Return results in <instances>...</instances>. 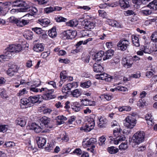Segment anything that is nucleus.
<instances>
[{"label":"nucleus","instance_id":"f257e3e1","mask_svg":"<svg viewBox=\"0 0 157 157\" xmlns=\"http://www.w3.org/2000/svg\"><path fill=\"white\" fill-rule=\"evenodd\" d=\"M49 87L48 86L46 88H42L40 89L35 87H31L30 90L35 92H37L39 90H40V92L44 91L45 94H44L42 96L43 99L45 100H50L55 98L56 96L55 95H52L54 92V90L49 89Z\"/></svg>","mask_w":157,"mask_h":157},{"label":"nucleus","instance_id":"f03ea898","mask_svg":"<svg viewBox=\"0 0 157 157\" xmlns=\"http://www.w3.org/2000/svg\"><path fill=\"white\" fill-rule=\"evenodd\" d=\"M145 133L143 131L138 132L135 133L132 137L130 144L134 147L143 142L144 140Z\"/></svg>","mask_w":157,"mask_h":157},{"label":"nucleus","instance_id":"7ed1b4c3","mask_svg":"<svg viewBox=\"0 0 157 157\" xmlns=\"http://www.w3.org/2000/svg\"><path fill=\"white\" fill-rule=\"evenodd\" d=\"M136 119L134 116L132 114H130L125 119L124 124L125 126L129 128H132L135 126Z\"/></svg>","mask_w":157,"mask_h":157},{"label":"nucleus","instance_id":"20e7f679","mask_svg":"<svg viewBox=\"0 0 157 157\" xmlns=\"http://www.w3.org/2000/svg\"><path fill=\"white\" fill-rule=\"evenodd\" d=\"M29 22V20H25L21 18L17 19L14 17H10V23L16 24L19 27H23L27 25Z\"/></svg>","mask_w":157,"mask_h":157},{"label":"nucleus","instance_id":"39448f33","mask_svg":"<svg viewBox=\"0 0 157 157\" xmlns=\"http://www.w3.org/2000/svg\"><path fill=\"white\" fill-rule=\"evenodd\" d=\"M12 5L13 6L17 7H23L21 10L22 12H25L30 8L29 5L25 1L22 0H16L13 2Z\"/></svg>","mask_w":157,"mask_h":157},{"label":"nucleus","instance_id":"423d86ee","mask_svg":"<svg viewBox=\"0 0 157 157\" xmlns=\"http://www.w3.org/2000/svg\"><path fill=\"white\" fill-rule=\"evenodd\" d=\"M129 44V42L128 40L122 39L119 42L117 45L119 49L124 51L127 49Z\"/></svg>","mask_w":157,"mask_h":157},{"label":"nucleus","instance_id":"0eeeda50","mask_svg":"<svg viewBox=\"0 0 157 157\" xmlns=\"http://www.w3.org/2000/svg\"><path fill=\"white\" fill-rule=\"evenodd\" d=\"M22 47L20 44H13L10 45V52L18 53L22 50Z\"/></svg>","mask_w":157,"mask_h":157},{"label":"nucleus","instance_id":"6e6552de","mask_svg":"<svg viewBox=\"0 0 157 157\" xmlns=\"http://www.w3.org/2000/svg\"><path fill=\"white\" fill-rule=\"evenodd\" d=\"M96 77L97 79L105 80L106 81H110L111 79V78L109 77V75L105 73L97 74L96 75Z\"/></svg>","mask_w":157,"mask_h":157},{"label":"nucleus","instance_id":"1a4fd4ad","mask_svg":"<svg viewBox=\"0 0 157 157\" xmlns=\"http://www.w3.org/2000/svg\"><path fill=\"white\" fill-rule=\"evenodd\" d=\"M36 140L38 147L40 148H42L46 142V139L42 136L37 137Z\"/></svg>","mask_w":157,"mask_h":157},{"label":"nucleus","instance_id":"9d476101","mask_svg":"<svg viewBox=\"0 0 157 157\" xmlns=\"http://www.w3.org/2000/svg\"><path fill=\"white\" fill-rule=\"evenodd\" d=\"M62 9L61 7L55 6L50 7L46 8L44 9V11L47 13H50L55 11H60Z\"/></svg>","mask_w":157,"mask_h":157},{"label":"nucleus","instance_id":"9b49d317","mask_svg":"<svg viewBox=\"0 0 157 157\" xmlns=\"http://www.w3.org/2000/svg\"><path fill=\"white\" fill-rule=\"evenodd\" d=\"M104 54V53L103 51H99L93 56V60L95 61H101Z\"/></svg>","mask_w":157,"mask_h":157},{"label":"nucleus","instance_id":"f8f14e48","mask_svg":"<svg viewBox=\"0 0 157 157\" xmlns=\"http://www.w3.org/2000/svg\"><path fill=\"white\" fill-rule=\"evenodd\" d=\"M122 63L125 67L129 68L132 66L133 62L132 60H128L126 58H124L122 60Z\"/></svg>","mask_w":157,"mask_h":157},{"label":"nucleus","instance_id":"ddd939ff","mask_svg":"<svg viewBox=\"0 0 157 157\" xmlns=\"http://www.w3.org/2000/svg\"><path fill=\"white\" fill-rule=\"evenodd\" d=\"M94 71L96 72H101L104 71L103 68L100 64L95 63L93 65Z\"/></svg>","mask_w":157,"mask_h":157},{"label":"nucleus","instance_id":"4468645a","mask_svg":"<svg viewBox=\"0 0 157 157\" xmlns=\"http://www.w3.org/2000/svg\"><path fill=\"white\" fill-rule=\"evenodd\" d=\"M43 128V126H40L35 123H32L30 126V128L33 130L37 133H38L41 132Z\"/></svg>","mask_w":157,"mask_h":157},{"label":"nucleus","instance_id":"2eb2a0df","mask_svg":"<svg viewBox=\"0 0 157 157\" xmlns=\"http://www.w3.org/2000/svg\"><path fill=\"white\" fill-rule=\"evenodd\" d=\"M15 123L21 127H24L25 126L26 121L24 117H18L15 121Z\"/></svg>","mask_w":157,"mask_h":157},{"label":"nucleus","instance_id":"dca6fc26","mask_svg":"<svg viewBox=\"0 0 157 157\" xmlns=\"http://www.w3.org/2000/svg\"><path fill=\"white\" fill-rule=\"evenodd\" d=\"M33 50L37 52H41L44 50V47L42 44H37L34 45Z\"/></svg>","mask_w":157,"mask_h":157},{"label":"nucleus","instance_id":"f3484780","mask_svg":"<svg viewBox=\"0 0 157 157\" xmlns=\"http://www.w3.org/2000/svg\"><path fill=\"white\" fill-rule=\"evenodd\" d=\"M114 53V51L111 49H109L104 54L105 56L103 58V60H105L109 59L110 57L113 55Z\"/></svg>","mask_w":157,"mask_h":157},{"label":"nucleus","instance_id":"a211bd4d","mask_svg":"<svg viewBox=\"0 0 157 157\" xmlns=\"http://www.w3.org/2000/svg\"><path fill=\"white\" fill-rule=\"evenodd\" d=\"M107 22L109 25L113 27H114L117 28L121 27V25L115 21L109 19L108 20Z\"/></svg>","mask_w":157,"mask_h":157},{"label":"nucleus","instance_id":"6ab92c4d","mask_svg":"<svg viewBox=\"0 0 157 157\" xmlns=\"http://www.w3.org/2000/svg\"><path fill=\"white\" fill-rule=\"evenodd\" d=\"M99 123L98 124V126L101 128L105 127L106 126L107 120L103 117H101L99 119Z\"/></svg>","mask_w":157,"mask_h":157},{"label":"nucleus","instance_id":"aec40b11","mask_svg":"<svg viewBox=\"0 0 157 157\" xmlns=\"http://www.w3.org/2000/svg\"><path fill=\"white\" fill-rule=\"evenodd\" d=\"M119 3L121 7L124 9L128 8L130 6L129 2L127 0H120Z\"/></svg>","mask_w":157,"mask_h":157},{"label":"nucleus","instance_id":"412c9836","mask_svg":"<svg viewBox=\"0 0 157 157\" xmlns=\"http://www.w3.org/2000/svg\"><path fill=\"white\" fill-rule=\"evenodd\" d=\"M21 105L26 106L25 107H30L32 106L29 101V99L26 98H24L21 99L20 101Z\"/></svg>","mask_w":157,"mask_h":157},{"label":"nucleus","instance_id":"4be33fe9","mask_svg":"<svg viewBox=\"0 0 157 157\" xmlns=\"http://www.w3.org/2000/svg\"><path fill=\"white\" fill-rule=\"evenodd\" d=\"M71 94L73 97L77 98L82 94L81 90L78 89H75L71 92Z\"/></svg>","mask_w":157,"mask_h":157},{"label":"nucleus","instance_id":"5701e85b","mask_svg":"<svg viewBox=\"0 0 157 157\" xmlns=\"http://www.w3.org/2000/svg\"><path fill=\"white\" fill-rule=\"evenodd\" d=\"M39 96H31L29 98V100L31 104H34L39 101Z\"/></svg>","mask_w":157,"mask_h":157},{"label":"nucleus","instance_id":"b1692460","mask_svg":"<svg viewBox=\"0 0 157 157\" xmlns=\"http://www.w3.org/2000/svg\"><path fill=\"white\" fill-rule=\"evenodd\" d=\"M50 20L48 19L39 20L38 21V22L43 27H45L47 26L50 23Z\"/></svg>","mask_w":157,"mask_h":157},{"label":"nucleus","instance_id":"393cba45","mask_svg":"<svg viewBox=\"0 0 157 157\" xmlns=\"http://www.w3.org/2000/svg\"><path fill=\"white\" fill-rule=\"evenodd\" d=\"M97 140L95 138H91L89 140L87 141L86 143V145L89 147L92 145V147L94 148L95 147L94 144H95L97 142Z\"/></svg>","mask_w":157,"mask_h":157},{"label":"nucleus","instance_id":"a878e982","mask_svg":"<svg viewBox=\"0 0 157 157\" xmlns=\"http://www.w3.org/2000/svg\"><path fill=\"white\" fill-rule=\"evenodd\" d=\"M146 120L147 121V123L148 125H152L154 123V121L151 114H147L145 116Z\"/></svg>","mask_w":157,"mask_h":157},{"label":"nucleus","instance_id":"bb28decb","mask_svg":"<svg viewBox=\"0 0 157 157\" xmlns=\"http://www.w3.org/2000/svg\"><path fill=\"white\" fill-rule=\"evenodd\" d=\"M48 34L49 36L51 38H54L56 37L57 33L56 31V28L53 27L51 29L49 30L48 32Z\"/></svg>","mask_w":157,"mask_h":157},{"label":"nucleus","instance_id":"cd10ccee","mask_svg":"<svg viewBox=\"0 0 157 157\" xmlns=\"http://www.w3.org/2000/svg\"><path fill=\"white\" fill-rule=\"evenodd\" d=\"M10 48L9 47H8L4 50V54L2 55L5 58H6L5 59L7 61H8L10 59Z\"/></svg>","mask_w":157,"mask_h":157},{"label":"nucleus","instance_id":"c85d7f7f","mask_svg":"<svg viewBox=\"0 0 157 157\" xmlns=\"http://www.w3.org/2000/svg\"><path fill=\"white\" fill-rule=\"evenodd\" d=\"M148 7L151 9L154 10H156L157 9V1L154 0L150 3L148 5Z\"/></svg>","mask_w":157,"mask_h":157},{"label":"nucleus","instance_id":"c756f323","mask_svg":"<svg viewBox=\"0 0 157 157\" xmlns=\"http://www.w3.org/2000/svg\"><path fill=\"white\" fill-rule=\"evenodd\" d=\"M18 69L19 68L17 65L14 63L10 65V70H11V72H10V76L13 75L14 73L17 72Z\"/></svg>","mask_w":157,"mask_h":157},{"label":"nucleus","instance_id":"7c9ffc66","mask_svg":"<svg viewBox=\"0 0 157 157\" xmlns=\"http://www.w3.org/2000/svg\"><path fill=\"white\" fill-rule=\"evenodd\" d=\"M67 120V118L63 115L58 116L57 117V122L59 124H61L64 123V121Z\"/></svg>","mask_w":157,"mask_h":157},{"label":"nucleus","instance_id":"2f4dec72","mask_svg":"<svg viewBox=\"0 0 157 157\" xmlns=\"http://www.w3.org/2000/svg\"><path fill=\"white\" fill-rule=\"evenodd\" d=\"M107 150L111 154H115L118 151V149L113 146L108 147Z\"/></svg>","mask_w":157,"mask_h":157},{"label":"nucleus","instance_id":"473e14b6","mask_svg":"<svg viewBox=\"0 0 157 157\" xmlns=\"http://www.w3.org/2000/svg\"><path fill=\"white\" fill-rule=\"evenodd\" d=\"M94 26L95 24L94 23L87 22L85 24L84 28L88 30V29H93Z\"/></svg>","mask_w":157,"mask_h":157},{"label":"nucleus","instance_id":"72a5a7b5","mask_svg":"<svg viewBox=\"0 0 157 157\" xmlns=\"http://www.w3.org/2000/svg\"><path fill=\"white\" fill-rule=\"evenodd\" d=\"M132 40L133 43L135 46L137 47L140 46L139 38L138 37L133 36L132 37Z\"/></svg>","mask_w":157,"mask_h":157},{"label":"nucleus","instance_id":"f704fd0d","mask_svg":"<svg viewBox=\"0 0 157 157\" xmlns=\"http://www.w3.org/2000/svg\"><path fill=\"white\" fill-rule=\"evenodd\" d=\"M40 120L42 123L45 125H48L50 121V119L45 116L43 117Z\"/></svg>","mask_w":157,"mask_h":157},{"label":"nucleus","instance_id":"c9c22d12","mask_svg":"<svg viewBox=\"0 0 157 157\" xmlns=\"http://www.w3.org/2000/svg\"><path fill=\"white\" fill-rule=\"evenodd\" d=\"M78 24V21L76 20L70 21L67 23V25L71 27H76Z\"/></svg>","mask_w":157,"mask_h":157},{"label":"nucleus","instance_id":"e433bc0d","mask_svg":"<svg viewBox=\"0 0 157 157\" xmlns=\"http://www.w3.org/2000/svg\"><path fill=\"white\" fill-rule=\"evenodd\" d=\"M106 139L104 136H102L99 138L98 144L99 145L103 146L105 144V142Z\"/></svg>","mask_w":157,"mask_h":157},{"label":"nucleus","instance_id":"4c0bfd02","mask_svg":"<svg viewBox=\"0 0 157 157\" xmlns=\"http://www.w3.org/2000/svg\"><path fill=\"white\" fill-rule=\"evenodd\" d=\"M0 3L2 4V8L4 9H6L8 10V11L10 10L9 6H10V2L9 1L6 2H0Z\"/></svg>","mask_w":157,"mask_h":157},{"label":"nucleus","instance_id":"58836bf2","mask_svg":"<svg viewBox=\"0 0 157 157\" xmlns=\"http://www.w3.org/2000/svg\"><path fill=\"white\" fill-rule=\"evenodd\" d=\"M151 0H132V2L136 4H138L139 3L141 2L143 4H146Z\"/></svg>","mask_w":157,"mask_h":157},{"label":"nucleus","instance_id":"ea45409f","mask_svg":"<svg viewBox=\"0 0 157 157\" xmlns=\"http://www.w3.org/2000/svg\"><path fill=\"white\" fill-rule=\"evenodd\" d=\"M91 85V82L90 81H87V82L81 83L80 86L83 88H88Z\"/></svg>","mask_w":157,"mask_h":157},{"label":"nucleus","instance_id":"a19ab883","mask_svg":"<svg viewBox=\"0 0 157 157\" xmlns=\"http://www.w3.org/2000/svg\"><path fill=\"white\" fill-rule=\"evenodd\" d=\"M90 31L88 30H82L80 32V36L82 37L88 36L89 35Z\"/></svg>","mask_w":157,"mask_h":157},{"label":"nucleus","instance_id":"79ce46f5","mask_svg":"<svg viewBox=\"0 0 157 157\" xmlns=\"http://www.w3.org/2000/svg\"><path fill=\"white\" fill-rule=\"evenodd\" d=\"M77 85L76 82H75L68 83L66 85V88L67 90H70L74 87L76 86Z\"/></svg>","mask_w":157,"mask_h":157},{"label":"nucleus","instance_id":"37998d69","mask_svg":"<svg viewBox=\"0 0 157 157\" xmlns=\"http://www.w3.org/2000/svg\"><path fill=\"white\" fill-rule=\"evenodd\" d=\"M112 127L114 129H120V127L118 123L116 121H113L111 123Z\"/></svg>","mask_w":157,"mask_h":157},{"label":"nucleus","instance_id":"c03bdc74","mask_svg":"<svg viewBox=\"0 0 157 157\" xmlns=\"http://www.w3.org/2000/svg\"><path fill=\"white\" fill-rule=\"evenodd\" d=\"M70 30L64 31L62 33V37L64 39H69Z\"/></svg>","mask_w":157,"mask_h":157},{"label":"nucleus","instance_id":"a18cd8bd","mask_svg":"<svg viewBox=\"0 0 157 157\" xmlns=\"http://www.w3.org/2000/svg\"><path fill=\"white\" fill-rule=\"evenodd\" d=\"M146 102L144 99H140L138 102L137 103V105L139 107H143L144 106L146 105Z\"/></svg>","mask_w":157,"mask_h":157},{"label":"nucleus","instance_id":"49530a36","mask_svg":"<svg viewBox=\"0 0 157 157\" xmlns=\"http://www.w3.org/2000/svg\"><path fill=\"white\" fill-rule=\"evenodd\" d=\"M77 35V32L75 31H71L70 30L69 34V39H72L74 38Z\"/></svg>","mask_w":157,"mask_h":157},{"label":"nucleus","instance_id":"de8ad7c7","mask_svg":"<svg viewBox=\"0 0 157 157\" xmlns=\"http://www.w3.org/2000/svg\"><path fill=\"white\" fill-rule=\"evenodd\" d=\"M86 124H88L89 127H91V128H93L94 126V120L93 118H90L88 120V122Z\"/></svg>","mask_w":157,"mask_h":157},{"label":"nucleus","instance_id":"09e8293b","mask_svg":"<svg viewBox=\"0 0 157 157\" xmlns=\"http://www.w3.org/2000/svg\"><path fill=\"white\" fill-rule=\"evenodd\" d=\"M33 33L32 32H29L27 34H25L24 36L25 38L27 40H31L33 38Z\"/></svg>","mask_w":157,"mask_h":157},{"label":"nucleus","instance_id":"8fccbe9b","mask_svg":"<svg viewBox=\"0 0 157 157\" xmlns=\"http://www.w3.org/2000/svg\"><path fill=\"white\" fill-rule=\"evenodd\" d=\"M113 134L116 138L118 137L121 135L120 129H114L113 131Z\"/></svg>","mask_w":157,"mask_h":157},{"label":"nucleus","instance_id":"3c124183","mask_svg":"<svg viewBox=\"0 0 157 157\" xmlns=\"http://www.w3.org/2000/svg\"><path fill=\"white\" fill-rule=\"evenodd\" d=\"M143 52L146 53L150 54L151 53H153V52H157V49H154L153 50L151 51L147 47H144V49L143 50Z\"/></svg>","mask_w":157,"mask_h":157},{"label":"nucleus","instance_id":"603ef678","mask_svg":"<svg viewBox=\"0 0 157 157\" xmlns=\"http://www.w3.org/2000/svg\"><path fill=\"white\" fill-rule=\"evenodd\" d=\"M152 41L156 42H157V32L153 33L151 36Z\"/></svg>","mask_w":157,"mask_h":157},{"label":"nucleus","instance_id":"864d4df0","mask_svg":"<svg viewBox=\"0 0 157 157\" xmlns=\"http://www.w3.org/2000/svg\"><path fill=\"white\" fill-rule=\"evenodd\" d=\"M6 92L4 90L0 88V95L2 98H7V95Z\"/></svg>","mask_w":157,"mask_h":157},{"label":"nucleus","instance_id":"5fc2aeb1","mask_svg":"<svg viewBox=\"0 0 157 157\" xmlns=\"http://www.w3.org/2000/svg\"><path fill=\"white\" fill-rule=\"evenodd\" d=\"M55 20L57 22H66L67 19L63 17L60 16L57 17L55 18Z\"/></svg>","mask_w":157,"mask_h":157},{"label":"nucleus","instance_id":"6e6d98bb","mask_svg":"<svg viewBox=\"0 0 157 157\" xmlns=\"http://www.w3.org/2000/svg\"><path fill=\"white\" fill-rule=\"evenodd\" d=\"M32 29L37 34H40L43 33V30L40 28H33Z\"/></svg>","mask_w":157,"mask_h":157},{"label":"nucleus","instance_id":"4d7b16f0","mask_svg":"<svg viewBox=\"0 0 157 157\" xmlns=\"http://www.w3.org/2000/svg\"><path fill=\"white\" fill-rule=\"evenodd\" d=\"M60 138L61 140L65 142H67L69 140V138L68 136L66 133H65V134H63L62 136H61L60 137L59 139Z\"/></svg>","mask_w":157,"mask_h":157},{"label":"nucleus","instance_id":"13d9d810","mask_svg":"<svg viewBox=\"0 0 157 157\" xmlns=\"http://www.w3.org/2000/svg\"><path fill=\"white\" fill-rule=\"evenodd\" d=\"M128 148V146L125 143H122L119 146V149L121 150H125Z\"/></svg>","mask_w":157,"mask_h":157},{"label":"nucleus","instance_id":"bf43d9fd","mask_svg":"<svg viewBox=\"0 0 157 157\" xmlns=\"http://www.w3.org/2000/svg\"><path fill=\"white\" fill-rule=\"evenodd\" d=\"M65 71H63L60 73V77L61 80H63V79L68 78L67 75L65 74Z\"/></svg>","mask_w":157,"mask_h":157},{"label":"nucleus","instance_id":"052dcab7","mask_svg":"<svg viewBox=\"0 0 157 157\" xmlns=\"http://www.w3.org/2000/svg\"><path fill=\"white\" fill-rule=\"evenodd\" d=\"M100 98H105L108 101L110 100L112 98V97L109 94H104L102 95L100 97Z\"/></svg>","mask_w":157,"mask_h":157},{"label":"nucleus","instance_id":"680f3d73","mask_svg":"<svg viewBox=\"0 0 157 157\" xmlns=\"http://www.w3.org/2000/svg\"><path fill=\"white\" fill-rule=\"evenodd\" d=\"M141 13L144 15H147L151 14L152 13V11L149 10H142Z\"/></svg>","mask_w":157,"mask_h":157},{"label":"nucleus","instance_id":"e2e57ef3","mask_svg":"<svg viewBox=\"0 0 157 157\" xmlns=\"http://www.w3.org/2000/svg\"><path fill=\"white\" fill-rule=\"evenodd\" d=\"M27 91L26 89L24 88L22 90H20L17 94L18 96H21L24 94L27 93Z\"/></svg>","mask_w":157,"mask_h":157},{"label":"nucleus","instance_id":"0e129e2a","mask_svg":"<svg viewBox=\"0 0 157 157\" xmlns=\"http://www.w3.org/2000/svg\"><path fill=\"white\" fill-rule=\"evenodd\" d=\"M7 125H0V132H5L7 130Z\"/></svg>","mask_w":157,"mask_h":157},{"label":"nucleus","instance_id":"69168bd1","mask_svg":"<svg viewBox=\"0 0 157 157\" xmlns=\"http://www.w3.org/2000/svg\"><path fill=\"white\" fill-rule=\"evenodd\" d=\"M72 109L75 112H78L80 110V108L79 106H78L75 105H72L71 106Z\"/></svg>","mask_w":157,"mask_h":157},{"label":"nucleus","instance_id":"338daca9","mask_svg":"<svg viewBox=\"0 0 157 157\" xmlns=\"http://www.w3.org/2000/svg\"><path fill=\"white\" fill-rule=\"evenodd\" d=\"M48 144L47 146L45 147V150L49 152L53 149V147L52 145H51L48 143Z\"/></svg>","mask_w":157,"mask_h":157},{"label":"nucleus","instance_id":"774afa93","mask_svg":"<svg viewBox=\"0 0 157 157\" xmlns=\"http://www.w3.org/2000/svg\"><path fill=\"white\" fill-rule=\"evenodd\" d=\"M30 10H31L32 12V14L31 15L36 14L38 12V10L35 7H32L31 9H30Z\"/></svg>","mask_w":157,"mask_h":157}]
</instances>
